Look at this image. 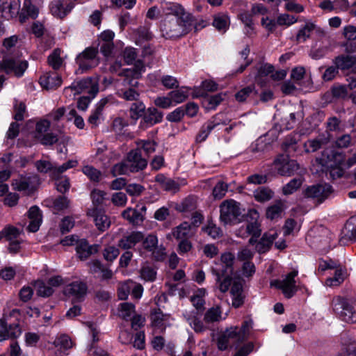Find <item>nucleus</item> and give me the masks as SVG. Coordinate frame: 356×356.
Listing matches in <instances>:
<instances>
[{"mask_svg":"<svg viewBox=\"0 0 356 356\" xmlns=\"http://www.w3.org/2000/svg\"><path fill=\"white\" fill-rule=\"evenodd\" d=\"M50 127V122L47 120H42L36 123L34 137L37 140L48 132Z\"/></svg>","mask_w":356,"mask_h":356,"instance_id":"nucleus-49","label":"nucleus"},{"mask_svg":"<svg viewBox=\"0 0 356 356\" xmlns=\"http://www.w3.org/2000/svg\"><path fill=\"white\" fill-rule=\"evenodd\" d=\"M37 140L43 145H52L58 142V136L54 133L47 132Z\"/></svg>","mask_w":356,"mask_h":356,"instance_id":"nucleus-62","label":"nucleus"},{"mask_svg":"<svg viewBox=\"0 0 356 356\" xmlns=\"http://www.w3.org/2000/svg\"><path fill=\"white\" fill-rule=\"evenodd\" d=\"M202 230L214 239L222 236L221 229L213 222H209L206 227H202Z\"/></svg>","mask_w":356,"mask_h":356,"instance_id":"nucleus-54","label":"nucleus"},{"mask_svg":"<svg viewBox=\"0 0 356 356\" xmlns=\"http://www.w3.org/2000/svg\"><path fill=\"white\" fill-rule=\"evenodd\" d=\"M129 166L131 168V172H136L143 170L146 168L147 161L142 157L140 150L139 149L130 151L127 156Z\"/></svg>","mask_w":356,"mask_h":356,"instance_id":"nucleus-18","label":"nucleus"},{"mask_svg":"<svg viewBox=\"0 0 356 356\" xmlns=\"http://www.w3.org/2000/svg\"><path fill=\"white\" fill-rule=\"evenodd\" d=\"M235 260V256L234 254L227 252L221 254L220 260L215 263L224 265L227 268H231L234 270V263Z\"/></svg>","mask_w":356,"mask_h":356,"instance_id":"nucleus-57","label":"nucleus"},{"mask_svg":"<svg viewBox=\"0 0 356 356\" xmlns=\"http://www.w3.org/2000/svg\"><path fill=\"white\" fill-rule=\"evenodd\" d=\"M145 106L141 101H136L131 104L129 108L130 118L134 120H137L140 117H143L145 113Z\"/></svg>","mask_w":356,"mask_h":356,"instance_id":"nucleus-35","label":"nucleus"},{"mask_svg":"<svg viewBox=\"0 0 356 356\" xmlns=\"http://www.w3.org/2000/svg\"><path fill=\"white\" fill-rule=\"evenodd\" d=\"M172 102L180 104L184 102L188 97V92L183 89L172 90L168 93Z\"/></svg>","mask_w":356,"mask_h":356,"instance_id":"nucleus-56","label":"nucleus"},{"mask_svg":"<svg viewBox=\"0 0 356 356\" xmlns=\"http://www.w3.org/2000/svg\"><path fill=\"white\" fill-rule=\"evenodd\" d=\"M225 124H227V122L225 121H222L220 119L219 115L213 117L211 120H208L202 126L199 133L196 136V141L197 143H202L204 141L212 130L220 125Z\"/></svg>","mask_w":356,"mask_h":356,"instance_id":"nucleus-17","label":"nucleus"},{"mask_svg":"<svg viewBox=\"0 0 356 356\" xmlns=\"http://www.w3.org/2000/svg\"><path fill=\"white\" fill-rule=\"evenodd\" d=\"M140 277L146 282H153L156 280V272L149 266H143L140 270Z\"/></svg>","mask_w":356,"mask_h":356,"instance_id":"nucleus-51","label":"nucleus"},{"mask_svg":"<svg viewBox=\"0 0 356 356\" xmlns=\"http://www.w3.org/2000/svg\"><path fill=\"white\" fill-rule=\"evenodd\" d=\"M40 86L46 90H53L59 87L62 83L61 77L54 73H45L40 77Z\"/></svg>","mask_w":356,"mask_h":356,"instance_id":"nucleus-24","label":"nucleus"},{"mask_svg":"<svg viewBox=\"0 0 356 356\" xmlns=\"http://www.w3.org/2000/svg\"><path fill=\"white\" fill-rule=\"evenodd\" d=\"M334 63L340 70L350 69L356 63V51L346 55L337 56L334 60Z\"/></svg>","mask_w":356,"mask_h":356,"instance_id":"nucleus-28","label":"nucleus"},{"mask_svg":"<svg viewBox=\"0 0 356 356\" xmlns=\"http://www.w3.org/2000/svg\"><path fill=\"white\" fill-rule=\"evenodd\" d=\"M220 211V219L225 225L238 222V217L241 215L239 204L233 200L222 202Z\"/></svg>","mask_w":356,"mask_h":356,"instance_id":"nucleus-6","label":"nucleus"},{"mask_svg":"<svg viewBox=\"0 0 356 356\" xmlns=\"http://www.w3.org/2000/svg\"><path fill=\"white\" fill-rule=\"evenodd\" d=\"M88 291L86 282L76 280L67 284L63 289L65 296L71 298L74 302H80L84 300Z\"/></svg>","mask_w":356,"mask_h":356,"instance_id":"nucleus-11","label":"nucleus"},{"mask_svg":"<svg viewBox=\"0 0 356 356\" xmlns=\"http://www.w3.org/2000/svg\"><path fill=\"white\" fill-rule=\"evenodd\" d=\"M207 294V290L204 288L198 289L195 293L191 297L190 300L193 305L197 310L204 309L205 300L204 299Z\"/></svg>","mask_w":356,"mask_h":356,"instance_id":"nucleus-34","label":"nucleus"},{"mask_svg":"<svg viewBox=\"0 0 356 356\" xmlns=\"http://www.w3.org/2000/svg\"><path fill=\"white\" fill-rule=\"evenodd\" d=\"M138 145L145 152V153L149 156V154L154 153L156 150V147L157 146V143L154 140H142L138 143Z\"/></svg>","mask_w":356,"mask_h":356,"instance_id":"nucleus-60","label":"nucleus"},{"mask_svg":"<svg viewBox=\"0 0 356 356\" xmlns=\"http://www.w3.org/2000/svg\"><path fill=\"white\" fill-rule=\"evenodd\" d=\"M53 343L56 348L62 351L67 350L73 346V343L70 337L64 334L57 336Z\"/></svg>","mask_w":356,"mask_h":356,"instance_id":"nucleus-42","label":"nucleus"},{"mask_svg":"<svg viewBox=\"0 0 356 356\" xmlns=\"http://www.w3.org/2000/svg\"><path fill=\"white\" fill-rule=\"evenodd\" d=\"M302 180L300 177L294 178L282 188V192L284 195H290L294 193L301 186Z\"/></svg>","mask_w":356,"mask_h":356,"instance_id":"nucleus-52","label":"nucleus"},{"mask_svg":"<svg viewBox=\"0 0 356 356\" xmlns=\"http://www.w3.org/2000/svg\"><path fill=\"white\" fill-rule=\"evenodd\" d=\"M332 307L335 314L341 321L348 323L356 322V312L348 299L336 296L332 299Z\"/></svg>","mask_w":356,"mask_h":356,"instance_id":"nucleus-4","label":"nucleus"},{"mask_svg":"<svg viewBox=\"0 0 356 356\" xmlns=\"http://www.w3.org/2000/svg\"><path fill=\"white\" fill-rule=\"evenodd\" d=\"M98 245H89L86 239L79 241L76 246V252L81 260H86L90 255L98 251Z\"/></svg>","mask_w":356,"mask_h":356,"instance_id":"nucleus-21","label":"nucleus"},{"mask_svg":"<svg viewBox=\"0 0 356 356\" xmlns=\"http://www.w3.org/2000/svg\"><path fill=\"white\" fill-rule=\"evenodd\" d=\"M345 161V154L342 152H337L332 148H326L322 152L320 156L316 159L322 168H327L333 165H342Z\"/></svg>","mask_w":356,"mask_h":356,"instance_id":"nucleus-10","label":"nucleus"},{"mask_svg":"<svg viewBox=\"0 0 356 356\" xmlns=\"http://www.w3.org/2000/svg\"><path fill=\"white\" fill-rule=\"evenodd\" d=\"M60 53V49H55L47 58L48 64L55 70L60 69L63 64Z\"/></svg>","mask_w":356,"mask_h":356,"instance_id":"nucleus-40","label":"nucleus"},{"mask_svg":"<svg viewBox=\"0 0 356 356\" xmlns=\"http://www.w3.org/2000/svg\"><path fill=\"white\" fill-rule=\"evenodd\" d=\"M6 327H7V320L6 318L3 317L0 318V342L10 339H16L19 337L22 332L19 331L17 329L14 327V331L10 332V333L8 334V332H6Z\"/></svg>","mask_w":356,"mask_h":356,"instance_id":"nucleus-32","label":"nucleus"},{"mask_svg":"<svg viewBox=\"0 0 356 356\" xmlns=\"http://www.w3.org/2000/svg\"><path fill=\"white\" fill-rule=\"evenodd\" d=\"M229 289L232 306L236 309L242 307L247 297V292L244 288V281L241 279H234Z\"/></svg>","mask_w":356,"mask_h":356,"instance_id":"nucleus-12","label":"nucleus"},{"mask_svg":"<svg viewBox=\"0 0 356 356\" xmlns=\"http://www.w3.org/2000/svg\"><path fill=\"white\" fill-rule=\"evenodd\" d=\"M166 17H176L180 19H184L183 17H187L188 19H193V16L185 11L184 8L179 3H168L163 8Z\"/></svg>","mask_w":356,"mask_h":356,"instance_id":"nucleus-22","label":"nucleus"},{"mask_svg":"<svg viewBox=\"0 0 356 356\" xmlns=\"http://www.w3.org/2000/svg\"><path fill=\"white\" fill-rule=\"evenodd\" d=\"M144 235L140 232H132L124 236L119 241L118 246L124 250H129L134 248L137 243L142 241Z\"/></svg>","mask_w":356,"mask_h":356,"instance_id":"nucleus-23","label":"nucleus"},{"mask_svg":"<svg viewBox=\"0 0 356 356\" xmlns=\"http://www.w3.org/2000/svg\"><path fill=\"white\" fill-rule=\"evenodd\" d=\"M234 270L227 268L224 265L215 263V266L211 268V273L215 276V281L219 291L225 293L227 292L232 284V275Z\"/></svg>","mask_w":356,"mask_h":356,"instance_id":"nucleus-5","label":"nucleus"},{"mask_svg":"<svg viewBox=\"0 0 356 356\" xmlns=\"http://www.w3.org/2000/svg\"><path fill=\"white\" fill-rule=\"evenodd\" d=\"M222 319V311L219 307L209 309L204 316V321L207 324L218 322Z\"/></svg>","mask_w":356,"mask_h":356,"instance_id":"nucleus-36","label":"nucleus"},{"mask_svg":"<svg viewBox=\"0 0 356 356\" xmlns=\"http://www.w3.org/2000/svg\"><path fill=\"white\" fill-rule=\"evenodd\" d=\"M172 235L177 239H186L191 235V225L184 222L177 226L172 232Z\"/></svg>","mask_w":356,"mask_h":356,"instance_id":"nucleus-38","label":"nucleus"},{"mask_svg":"<svg viewBox=\"0 0 356 356\" xmlns=\"http://www.w3.org/2000/svg\"><path fill=\"white\" fill-rule=\"evenodd\" d=\"M284 209V204L277 201L267 209L266 216L271 220L280 218Z\"/></svg>","mask_w":356,"mask_h":356,"instance_id":"nucleus-41","label":"nucleus"},{"mask_svg":"<svg viewBox=\"0 0 356 356\" xmlns=\"http://www.w3.org/2000/svg\"><path fill=\"white\" fill-rule=\"evenodd\" d=\"M332 186L327 184H316L309 186L305 191L307 197L316 199L321 203L332 193Z\"/></svg>","mask_w":356,"mask_h":356,"instance_id":"nucleus-15","label":"nucleus"},{"mask_svg":"<svg viewBox=\"0 0 356 356\" xmlns=\"http://www.w3.org/2000/svg\"><path fill=\"white\" fill-rule=\"evenodd\" d=\"M298 275V270H293L288 273L282 280H275L271 283L276 288L282 290L286 298H292L298 291L295 277Z\"/></svg>","mask_w":356,"mask_h":356,"instance_id":"nucleus-9","label":"nucleus"},{"mask_svg":"<svg viewBox=\"0 0 356 356\" xmlns=\"http://www.w3.org/2000/svg\"><path fill=\"white\" fill-rule=\"evenodd\" d=\"M20 235V231L17 227L13 225H6L0 232V241L6 239L7 241L10 242L14 240L19 238Z\"/></svg>","mask_w":356,"mask_h":356,"instance_id":"nucleus-33","label":"nucleus"},{"mask_svg":"<svg viewBox=\"0 0 356 356\" xmlns=\"http://www.w3.org/2000/svg\"><path fill=\"white\" fill-rule=\"evenodd\" d=\"M105 101H101L97 104L95 110L92 113L88 118V122L93 127H97L101 122L102 111L105 104Z\"/></svg>","mask_w":356,"mask_h":356,"instance_id":"nucleus-44","label":"nucleus"},{"mask_svg":"<svg viewBox=\"0 0 356 356\" xmlns=\"http://www.w3.org/2000/svg\"><path fill=\"white\" fill-rule=\"evenodd\" d=\"M255 199L261 202H266L270 200L273 196V192L265 187H259L254 192Z\"/></svg>","mask_w":356,"mask_h":356,"instance_id":"nucleus-46","label":"nucleus"},{"mask_svg":"<svg viewBox=\"0 0 356 356\" xmlns=\"http://www.w3.org/2000/svg\"><path fill=\"white\" fill-rule=\"evenodd\" d=\"M345 236L356 242V218H351L345 226Z\"/></svg>","mask_w":356,"mask_h":356,"instance_id":"nucleus-58","label":"nucleus"},{"mask_svg":"<svg viewBox=\"0 0 356 356\" xmlns=\"http://www.w3.org/2000/svg\"><path fill=\"white\" fill-rule=\"evenodd\" d=\"M29 66L27 60L14 58H6L0 60V72L6 74L13 73L15 76H22Z\"/></svg>","mask_w":356,"mask_h":356,"instance_id":"nucleus-8","label":"nucleus"},{"mask_svg":"<svg viewBox=\"0 0 356 356\" xmlns=\"http://www.w3.org/2000/svg\"><path fill=\"white\" fill-rule=\"evenodd\" d=\"M82 171L91 181L98 182L102 176L101 172L91 165H86Z\"/></svg>","mask_w":356,"mask_h":356,"instance_id":"nucleus-53","label":"nucleus"},{"mask_svg":"<svg viewBox=\"0 0 356 356\" xmlns=\"http://www.w3.org/2000/svg\"><path fill=\"white\" fill-rule=\"evenodd\" d=\"M345 273L342 269H337L333 277L327 278L325 283L327 286H338L344 280Z\"/></svg>","mask_w":356,"mask_h":356,"instance_id":"nucleus-59","label":"nucleus"},{"mask_svg":"<svg viewBox=\"0 0 356 356\" xmlns=\"http://www.w3.org/2000/svg\"><path fill=\"white\" fill-rule=\"evenodd\" d=\"M19 9V0H7L0 5V13L6 19L17 17Z\"/></svg>","mask_w":356,"mask_h":356,"instance_id":"nucleus-20","label":"nucleus"},{"mask_svg":"<svg viewBox=\"0 0 356 356\" xmlns=\"http://www.w3.org/2000/svg\"><path fill=\"white\" fill-rule=\"evenodd\" d=\"M274 67L273 65L265 63L261 65L257 71V74L255 76L256 82L263 87L265 85L264 81L262 80L263 77L267 76L268 74L273 72Z\"/></svg>","mask_w":356,"mask_h":356,"instance_id":"nucleus-39","label":"nucleus"},{"mask_svg":"<svg viewBox=\"0 0 356 356\" xmlns=\"http://www.w3.org/2000/svg\"><path fill=\"white\" fill-rule=\"evenodd\" d=\"M35 2V0H24L22 8V12L33 19H35L39 13L38 6Z\"/></svg>","mask_w":356,"mask_h":356,"instance_id":"nucleus-45","label":"nucleus"},{"mask_svg":"<svg viewBox=\"0 0 356 356\" xmlns=\"http://www.w3.org/2000/svg\"><path fill=\"white\" fill-rule=\"evenodd\" d=\"M98 49L93 47H87L76 58V63L79 65V69L76 71L83 73L97 65L99 60L97 58Z\"/></svg>","mask_w":356,"mask_h":356,"instance_id":"nucleus-7","label":"nucleus"},{"mask_svg":"<svg viewBox=\"0 0 356 356\" xmlns=\"http://www.w3.org/2000/svg\"><path fill=\"white\" fill-rule=\"evenodd\" d=\"M277 237V233L275 230L265 233L256 245L257 251L259 253L267 252Z\"/></svg>","mask_w":356,"mask_h":356,"instance_id":"nucleus-27","label":"nucleus"},{"mask_svg":"<svg viewBox=\"0 0 356 356\" xmlns=\"http://www.w3.org/2000/svg\"><path fill=\"white\" fill-rule=\"evenodd\" d=\"M163 113L156 108H148L140 122V127L143 129H145L162 121Z\"/></svg>","mask_w":356,"mask_h":356,"instance_id":"nucleus-19","label":"nucleus"},{"mask_svg":"<svg viewBox=\"0 0 356 356\" xmlns=\"http://www.w3.org/2000/svg\"><path fill=\"white\" fill-rule=\"evenodd\" d=\"M145 71V66L142 60H138L135 67L123 69L119 76L122 77L121 86L117 92L118 96L128 102L139 100L140 95V83L138 80Z\"/></svg>","mask_w":356,"mask_h":356,"instance_id":"nucleus-1","label":"nucleus"},{"mask_svg":"<svg viewBox=\"0 0 356 356\" xmlns=\"http://www.w3.org/2000/svg\"><path fill=\"white\" fill-rule=\"evenodd\" d=\"M11 186L14 191L22 192L26 195H30L33 193L30 178L26 176L19 175L17 178L13 179Z\"/></svg>","mask_w":356,"mask_h":356,"instance_id":"nucleus-25","label":"nucleus"},{"mask_svg":"<svg viewBox=\"0 0 356 356\" xmlns=\"http://www.w3.org/2000/svg\"><path fill=\"white\" fill-rule=\"evenodd\" d=\"M253 325L254 322L250 318H247L243 322L240 330H238V332H240L239 339L244 341L248 339L253 327Z\"/></svg>","mask_w":356,"mask_h":356,"instance_id":"nucleus-50","label":"nucleus"},{"mask_svg":"<svg viewBox=\"0 0 356 356\" xmlns=\"http://www.w3.org/2000/svg\"><path fill=\"white\" fill-rule=\"evenodd\" d=\"M74 7V3L69 0H53L49 4L51 13L58 18L67 16Z\"/></svg>","mask_w":356,"mask_h":356,"instance_id":"nucleus-14","label":"nucleus"},{"mask_svg":"<svg viewBox=\"0 0 356 356\" xmlns=\"http://www.w3.org/2000/svg\"><path fill=\"white\" fill-rule=\"evenodd\" d=\"M274 164L279 175L282 176H291L299 168V164L295 160H289L288 154H280L274 161Z\"/></svg>","mask_w":356,"mask_h":356,"instance_id":"nucleus-13","label":"nucleus"},{"mask_svg":"<svg viewBox=\"0 0 356 356\" xmlns=\"http://www.w3.org/2000/svg\"><path fill=\"white\" fill-rule=\"evenodd\" d=\"M229 24V19L227 15H218L215 17L213 25V26L222 33H225Z\"/></svg>","mask_w":356,"mask_h":356,"instance_id":"nucleus-48","label":"nucleus"},{"mask_svg":"<svg viewBox=\"0 0 356 356\" xmlns=\"http://www.w3.org/2000/svg\"><path fill=\"white\" fill-rule=\"evenodd\" d=\"M91 216L94 217L95 225L99 231L104 232L110 227L111 221L104 212L95 209L92 211Z\"/></svg>","mask_w":356,"mask_h":356,"instance_id":"nucleus-29","label":"nucleus"},{"mask_svg":"<svg viewBox=\"0 0 356 356\" xmlns=\"http://www.w3.org/2000/svg\"><path fill=\"white\" fill-rule=\"evenodd\" d=\"M135 314V305L132 303L122 302L118 306V315L124 321H129Z\"/></svg>","mask_w":356,"mask_h":356,"instance_id":"nucleus-30","label":"nucleus"},{"mask_svg":"<svg viewBox=\"0 0 356 356\" xmlns=\"http://www.w3.org/2000/svg\"><path fill=\"white\" fill-rule=\"evenodd\" d=\"M30 220L27 229L31 232H37L42 222V213L38 207H31L27 212Z\"/></svg>","mask_w":356,"mask_h":356,"instance_id":"nucleus-26","label":"nucleus"},{"mask_svg":"<svg viewBox=\"0 0 356 356\" xmlns=\"http://www.w3.org/2000/svg\"><path fill=\"white\" fill-rule=\"evenodd\" d=\"M146 210L145 205L137 206L136 208L129 207L122 213V216L131 224L138 225L144 221Z\"/></svg>","mask_w":356,"mask_h":356,"instance_id":"nucleus-16","label":"nucleus"},{"mask_svg":"<svg viewBox=\"0 0 356 356\" xmlns=\"http://www.w3.org/2000/svg\"><path fill=\"white\" fill-rule=\"evenodd\" d=\"M316 29V25L311 22H307L299 30L296 35V40L298 42H305L309 37L312 31Z\"/></svg>","mask_w":356,"mask_h":356,"instance_id":"nucleus-43","label":"nucleus"},{"mask_svg":"<svg viewBox=\"0 0 356 356\" xmlns=\"http://www.w3.org/2000/svg\"><path fill=\"white\" fill-rule=\"evenodd\" d=\"M98 92V80L92 77L74 81L70 86L65 88L63 91L66 97L72 98L81 92H87L91 97H95Z\"/></svg>","mask_w":356,"mask_h":356,"instance_id":"nucleus-3","label":"nucleus"},{"mask_svg":"<svg viewBox=\"0 0 356 356\" xmlns=\"http://www.w3.org/2000/svg\"><path fill=\"white\" fill-rule=\"evenodd\" d=\"M56 179L55 186L58 191L61 193H66L70 186L69 179L66 177H57Z\"/></svg>","mask_w":356,"mask_h":356,"instance_id":"nucleus-63","label":"nucleus"},{"mask_svg":"<svg viewBox=\"0 0 356 356\" xmlns=\"http://www.w3.org/2000/svg\"><path fill=\"white\" fill-rule=\"evenodd\" d=\"M228 185L222 181L217 182L213 189V196L215 199H222L227 192Z\"/></svg>","mask_w":356,"mask_h":356,"instance_id":"nucleus-55","label":"nucleus"},{"mask_svg":"<svg viewBox=\"0 0 356 356\" xmlns=\"http://www.w3.org/2000/svg\"><path fill=\"white\" fill-rule=\"evenodd\" d=\"M184 316L195 332L201 333L208 329V327L204 325L203 322L195 316H191L186 313L184 314Z\"/></svg>","mask_w":356,"mask_h":356,"instance_id":"nucleus-37","label":"nucleus"},{"mask_svg":"<svg viewBox=\"0 0 356 356\" xmlns=\"http://www.w3.org/2000/svg\"><path fill=\"white\" fill-rule=\"evenodd\" d=\"M114 176L120 175H125L131 172V168L129 166V163L126 159L125 161L115 164L112 170Z\"/></svg>","mask_w":356,"mask_h":356,"instance_id":"nucleus-61","label":"nucleus"},{"mask_svg":"<svg viewBox=\"0 0 356 356\" xmlns=\"http://www.w3.org/2000/svg\"><path fill=\"white\" fill-rule=\"evenodd\" d=\"M282 149L289 156L290 154L296 151V140L293 138H286L282 145Z\"/></svg>","mask_w":356,"mask_h":356,"instance_id":"nucleus-64","label":"nucleus"},{"mask_svg":"<svg viewBox=\"0 0 356 356\" xmlns=\"http://www.w3.org/2000/svg\"><path fill=\"white\" fill-rule=\"evenodd\" d=\"M184 19L176 17H166L161 25V31L167 39H174L187 34L192 29L193 19Z\"/></svg>","mask_w":356,"mask_h":356,"instance_id":"nucleus-2","label":"nucleus"},{"mask_svg":"<svg viewBox=\"0 0 356 356\" xmlns=\"http://www.w3.org/2000/svg\"><path fill=\"white\" fill-rule=\"evenodd\" d=\"M122 56L124 60V62L127 65L134 64V67H135L136 63L140 59L136 60L138 53L135 48L131 47H126L122 53Z\"/></svg>","mask_w":356,"mask_h":356,"instance_id":"nucleus-47","label":"nucleus"},{"mask_svg":"<svg viewBox=\"0 0 356 356\" xmlns=\"http://www.w3.org/2000/svg\"><path fill=\"white\" fill-rule=\"evenodd\" d=\"M245 225L246 229L248 230L250 236H252L249 240V243L254 245L257 243V238L261 236V234L260 224L257 220H252L250 222H248Z\"/></svg>","mask_w":356,"mask_h":356,"instance_id":"nucleus-31","label":"nucleus"}]
</instances>
